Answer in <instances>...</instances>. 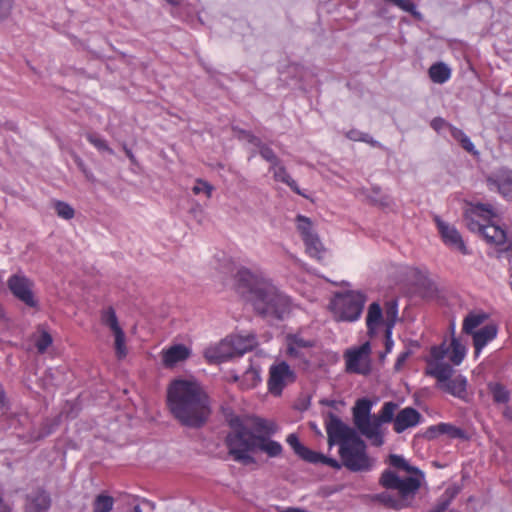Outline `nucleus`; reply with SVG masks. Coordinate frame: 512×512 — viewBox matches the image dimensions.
Instances as JSON below:
<instances>
[{"mask_svg": "<svg viewBox=\"0 0 512 512\" xmlns=\"http://www.w3.org/2000/svg\"><path fill=\"white\" fill-rule=\"evenodd\" d=\"M51 505L49 494L44 490H36L27 496L25 512H47Z\"/></svg>", "mask_w": 512, "mask_h": 512, "instance_id": "2eb2a0df", "label": "nucleus"}, {"mask_svg": "<svg viewBox=\"0 0 512 512\" xmlns=\"http://www.w3.org/2000/svg\"><path fill=\"white\" fill-rule=\"evenodd\" d=\"M449 131H450L452 137L459 142L462 140V138L465 137L464 132L454 126H449Z\"/></svg>", "mask_w": 512, "mask_h": 512, "instance_id": "09e8293b", "label": "nucleus"}, {"mask_svg": "<svg viewBox=\"0 0 512 512\" xmlns=\"http://www.w3.org/2000/svg\"><path fill=\"white\" fill-rule=\"evenodd\" d=\"M442 345H444L447 348L445 343H443ZM465 354H466L465 346L462 345L458 339L453 337L450 347H448V352L446 354V357L448 356L450 361L454 365H459L463 361Z\"/></svg>", "mask_w": 512, "mask_h": 512, "instance_id": "393cba45", "label": "nucleus"}, {"mask_svg": "<svg viewBox=\"0 0 512 512\" xmlns=\"http://www.w3.org/2000/svg\"><path fill=\"white\" fill-rule=\"evenodd\" d=\"M123 150H124L126 156L129 158V160L133 164H136L137 160H136L135 155L133 154V152L126 145L123 146Z\"/></svg>", "mask_w": 512, "mask_h": 512, "instance_id": "603ef678", "label": "nucleus"}, {"mask_svg": "<svg viewBox=\"0 0 512 512\" xmlns=\"http://www.w3.org/2000/svg\"><path fill=\"white\" fill-rule=\"evenodd\" d=\"M364 303L365 297L360 292L336 294L331 302L333 316L337 321H355L360 317Z\"/></svg>", "mask_w": 512, "mask_h": 512, "instance_id": "1a4fd4ad", "label": "nucleus"}, {"mask_svg": "<svg viewBox=\"0 0 512 512\" xmlns=\"http://www.w3.org/2000/svg\"><path fill=\"white\" fill-rule=\"evenodd\" d=\"M297 229L301 233L303 240L314 234L310 219L302 215L297 217Z\"/></svg>", "mask_w": 512, "mask_h": 512, "instance_id": "72a5a7b5", "label": "nucleus"}, {"mask_svg": "<svg viewBox=\"0 0 512 512\" xmlns=\"http://www.w3.org/2000/svg\"><path fill=\"white\" fill-rule=\"evenodd\" d=\"M386 352L380 355L381 360L385 358Z\"/></svg>", "mask_w": 512, "mask_h": 512, "instance_id": "0e129e2a", "label": "nucleus"}, {"mask_svg": "<svg viewBox=\"0 0 512 512\" xmlns=\"http://www.w3.org/2000/svg\"><path fill=\"white\" fill-rule=\"evenodd\" d=\"M101 324L108 327L113 334L122 331L116 311L112 306H107L100 311Z\"/></svg>", "mask_w": 512, "mask_h": 512, "instance_id": "4be33fe9", "label": "nucleus"}, {"mask_svg": "<svg viewBox=\"0 0 512 512\" xmlns=\"http://www.w3.org/2000/svg\"><path fill=\"white\" fill-rule=\"evenodd\" d=\"M277 510H278V512H303V509L294 508V507H288V508L277 507Z\"/></svg>", "mask_w": 512, "mask_h": 512, "instance_id": "864d4df0", "label": "nucleus"}, {"mask_svg": "<svg viewBox=\"0 0 512 512\" xmlns=\"http://www.w3.org/2000/svg\"><path fill=\"white\" fill-rule=\"evenodd\" d=\"M0 512H11L10 506L8 504H6L1 497H0Z\"/></svg>", "mask_w": 512, "mask_h": 512, "instance_id": "5fc2aeb1", "label": "nucleus"}, {"mask_svg": "<svg viewBox=\"0 0 512 512\" xmlns=\"http://www.w3.org/2000/svg\"><path fill=\"white\" fill-rule=\"evenodd\" d=\"M373 193L375 195H367V197L371 200V202L375 203V204H380V205H387L388 204V198L387 197H381V198H378V195L380 194V189L379 188H374L373 189Z\"/></svg>", "mask_w": 512, "mask_h": 512, "instance_id": "c03bdc74", "label": "nucleus"}, {"mask_svg": "<svg viewBox=\"0 0 512 512\" xmlns=\"http://www.w3.org/2000/svg\"><path fill=\"white\" fill-rule=\"evenodd\" d=\"M295 373L290 366L281 361L269 369L268 390L274 396H280L283 389L295 381Z\"/></svg>", "mask_w": 512, "mask_h": 512, "instance_id": "9b49d317", "label": "nucleus"}, {"mask_svg": "<svg viewBox=\"0 0 512 512\" xmlns=\"http://www.w3.org/2000/svg\"><path fill=\"white\" fill-rule=\"evenodd\" d=\"M386 315H387L386 324L390 323L392 320L395 322V318L397 316V309H396V305L394 303H389V306L387 307V310H386Z\"/></svg>", "mask_w": 512, "mask_h": 512, "instance_id": "de8ad7c7", "label": "nucleus"}, {"mask_svg": "<svg viewBox=\"0 0 512 512\" xmlns=\"http://www.w3.org/2000/svg\"><path fill=\"white\" fill-rule=\"evenodd\" d=\"M230 431L226 436V446L232 458L244 465L255 463L250 452L261 451L269 457L282 454V445L270 438L277 431V425L259 417H232Z\"/></svg>", "mask_w": 512, "mask_h": 512, "instance_id": "f03ea898", "label": "nucleus"}, {"mask_svg": "<svg viewBox=\"0 0 512 512\" xmlns=\"http://www.w3.org/2000/svg\"><path fill=\"white\" fill-rule=\"evenodd\" d=\"M167 405L173 417L183 426L200 428L211 414L210 399L193 379H175L167 389Z\"/></svg>", "mask_w": 512, "mask_h": 512, "instance_id": "20e7f679", "label": "nucleus"}, {"mask_svg": "<svg viewBox=\"0 0 512 512\" xmlns=\"http://www.w3.org/2000/svg\"><path fill=\"white\" fill-rule=\"evenodd\" d=\"M504 416H505V417H510V411H509V409H506V410L504 411Z\"/></svg>", "mask_w": 512, "mask_h": 512, "instance_id": "e2e57ef3", "label": "nucleus"}, {"mask_svg": "<svg viewBox=\"0 0 512 512\" xmlns=\"http://www.w3.org/2000/svg\"><path fill=\"white\" fill-rule=\"evenodd\" d=\"M13 0H0V21L6 19L12 10Z\"/></svg>", "mask_w": 512, "mask_h": 512, "instance_id": "ea45409f", "label": "nucleus"}, {"mask_svg": "<svg viewBox=\"0 0 512 512\" xmlns=\"http://www.w3.org/2000/svg\"><path fill=\"white\" fill-rule=\"evenodd\" d=\"M4 392L2 391V389L0 388V406H3L4 405Z\"/></svg>", "mask_w": 512, "mask_h": 512, "instance_id": "bf43d9fd", "label": "nucleus"}, {"mask_svg": "<svg viewBox=\"0 0 512 512\" xmlns=\"http://www.w3.org/2000/svg\"><path fill=\"white\" fill-rule=\"evenodd\" d=\"M393 326H394V321L393 320L390 323L386 324V329H385V338H386L385 348H386V353H389L391 351V349H392V346H393V340L391 338Z\"/></svg>", "mask_w": 512, "mask_h": 512, "instance_id": "a19ab883", "label": "nucleus"}, {"mask_svg": "<svg viewBox=\"0 0 512 512\" xmlns=\"http://www.w3.org/2000/svg\"><path fill=\"white\" fill-rule=\"evenodd\" d=\"M411 354H412V351L410 349H407L406 351L402 352L398 356V358H397V360L395 362V365H394V370L396 372L401 371V369L404 367L405 362L411 356Z\"/></svg>", "mask_w": 512, "mask_h": 512, "instance_id": "79ce46f5", "label": "nucleus"}, {"mask_svg": "<svg viewBox=\"0 0 512 512\" xmlns=\"http://www.w3.org/2000/svg\"><path fill=\"white\" fill-rule=\"evenodd\" d=\"M482 236L487 241V243L492 245L500 246L508 244L505 250L506 252L509 251L511 242L508 239L506 231L500 226L494 223L485 224V226L482 228Z\"/></svg>", "mask_w": 512, "mask_h": 512, "instance_id": "dca6fc26", "label": "nucleus"}, {"mask_svg": "<svg viewBox=\"0 0 512 512\" xmlns=\"http://www.w3.org/2000/svg\"><path fill=\"white\" fill-rule=\"evenodd\" d=\"M113 506L114 498L106 494L97 495L92 504L93 512H111Z\"/></svg>", "mask_w": 512, "mask_h": 512, "instance_id": "c85d7f7f", "label": "nucleus"}, {"mask_svg": "<svg viewBox=\"0 0 512 512\" xmlns=\"http://www.w3.org/2000/svg\"><path fill=\"white\" fill-rule=\"evenodd\" d=\"M7 285L11 293L20 301L29 307L37 305L32 292L33 283L23 274H14L8 281Z\"/></svg>", "mask_w": 512, "mask_h": 512, "instance_id": "ddd939ff", "label": "nucleus"}, {"mask_svg": "<svg viewBox=\"0 0 512 512\" xmlns=\"http://www.w3.org/2000/svg\"><path fill=\"white\" fill-rule=\"evenodd\" d=\"M372 403L368 399H359L353 408V421L359 432L371 441L374 446L383 444V435L378 431L375 415L371 416Z\"/></svg>", "mask_w": 512, "mask_h": 512, "instance_id": "6e6552de", "label": "nucleus"}, {"mask_svg": "<svg viewBox=\"0 0 512 512\" xmlns=\"http://www.w3.org/2000/svg\"><path fill=\"white\" fill-rule=\"evenodd\" d=\"M244 135H245V138L250 143L254 144L255 146H257L259 148L260 155L266 161L270 162L272 164V166L278 164L279 160H278L277 156L275 155V153L273 152V150L270 147H268L267 145L263 144L259 138H257L256 136H254V135H252L250 133L245 132Z\"/></svg>", "mask_w": 512, "mask_h": 512, "instance_id": "5701e85b", "label": "nucleus"}, {"mask_svg": "<svg viewBox=\"0 0 512 512\" xmlns=\"http://www.w3.org/2000/svg\"><path fill=\"white\" fill-rule=\"evenodd\" d=\"M487 319L486 313H469L463 321V332L472 335Z\"/></svg>", "mask_w": 512, "mask_h": 512, "instance_id": "b1692460", "label": "nucleus"}, {"mask_svg": "<svg viewBox=\"0 0 512 512\" xmlns=\"http://www.w3.org/2000/svg\"><path fill=\"white\" fill-rule=\"evenodd\" d=\"M313 347L314 341L305 339L298 334H288L286 336V353L292 359L307 364Z\"/></svg>", "mask_w": 512, "mask_h": 512, "instance_id": "f8f14e48", "label": "nucleus"}, {"mask_svg": "<svg viewBox=\"0 0 512 512\" xmlns=\"http://www.w3.org/2000/svg\"><path fill=\"white\" fill-rule=\"evenodd\" d=\"M396 409H397V404H395L393 402H386L383 405L379 415L378 416L375 415V419L378 422V431H381V425L383 423H388L393 420L394 413H395Z\"/></svg>", "mask_w": 512, "mask_h": 512, "instance_id": "c756f323", "label": "nucleus"}, {"mask_svg": "<svg viewBox=\"0 0 512 512\" xmlns=\"http://www.w3.org/2000/svg\"><path fill=\"white\" fill-rule=\"evenodd\" d=\"M489 184L496 187L499 192L506 198L512 199V171H500L496 179H489Z\"/></svg>", "mask_w": 512, "mask_h": 512, "instance_id": "412c9836", "label": "nucleus"}, {"mask_svg": "<svg viewBox=\"0 0 512 512\" xmlns=\"http://www.w3.org/2000/svg\"><path fill=\"white\" fill-rule=\"evenodd\" d=\"M189 355V349L182 344H178L163 351L162 361L165 366L172 367L178 362L186 360Z\"/></svg>", "mask_w": 512, "mask_h": 512, "instance_id": "6ab92c4d", "label": "nucleus"}, {"mask_svg": "<svg viewBox=\"0 0 512 512\" xmlns=\"http://www.w3.org/2000/svg\"><path fill=\"white\" fill-rule=\"evenodd\" d=\"M303 512H306L305 510H303Z\"/></svg>", "mask_w": 512, "mask_h": 512, "instance_id": "69168bd1", "label": "nucleus"}, {"mask_svg": "<svg viewBox=\"0 0 512 512\" xmlns=\"http://www.w3.org/2000/svg\"><path fill=\"white\" fill-rule=\"evenodd\" d=\"M244 377L252 381V386L255 385L256 382L260 379L258 371L252 367L246 370Z\"/></svg>", "mask_w": 512, "mask_h": 512, "instance_id": "49530a36", "label": "nucleus"}, {"mask_svg": "<svg viewBox=\"0 0 512 512\" xmlns=\"http://www.w3.org/2000/svg\"><path fill=\"white\" fill-rule=\"evenodd\" d=\"M54 208L57 215L63 219L70 220L74 217V209L65 202H56Z\"/></svg>", "mask_w": 512, "mask_h": 512, "instance_id": "e433bc0d", "label": "nucleus"}, {"mask_svg": "<svg viewBox=\"0 0 512 512\" xmlns=\"http://www.w3.org/2000/svg\"><path fill=\"white\" fill-rule=\"evenodd\" d=\"M0 319L3 320V321L8 320V318L6 317L5 310H4V308L2 307L1 304H0Z\"/></svg>", "mask_w": 512, "mask_h": 512, "instance_id": "13d9d810", "label": "nucleus"}, {"mask_svg": "<svg viewBox=\"0 0 512 512\" xmlns=\"http://www.w3.org/2000/svg\"><path fill=\"white\" fill-rule=\"evenodd\" d=\"M460 143H461L462 147H463L466 151H468V152H470V153L474 152V145H473V143L470 141V139H469L466 135H465V137H464V138H462V140L460 141Z\"/></svg>", "mask_w": 512, "mask_h": 512, "instance_id": "8fccbe9b", "label": "nucleus"}, {"mask_svg": "<svg viewBox=\"0 0 512 512\" xmlns=\"http://www.w3.org/2000/svg\"><path fill=\"white\" fill-rule=\"evenodd\" d=\"M235 281L245 300L258 316L284 320L291 313L290 297L262 272L241 267L235 274Z\"/></svg>", "mask_w": 512, "mask_h": 512, "instance_id": "7ed1b4c3", "label": "nucleus"}, {"mask_svg": "<svg viewBox=\"0 0 512 512\" xmlns=\"http://www.w3.org/2000/svg\"><path fill=\"white\" fill-rule=\"evenodd\" d=\"M214 187L205 180L197 179L192 188V191L195 195L204 194L207 198H210Z\"/></svg>", "mask_w": 512, "mask_h": 512, "instance_id": "c9c22d12", "label": "nucleus"}, {"mask_svg": "<svg viewBox=\"0 0 512 512\" xmlns=\"http://www.w3.org/2000/svg\"><path fill=\"white\" fill-rule=\"evenodd\" d=\"M52 344V337L51 335L46 332L42 331L40 335L35 340V346L39 353H44L46 349Z\"/></svg>", "mask_w": 512, "mask_h": 512, "instance_id": "4c0bfd02", "label": "nucleus"}, {"mask_svg": "<svg viewBox=\"0 0 512 512\" xmlns=\"http://www.w3.org/2000/svg\"><path fill=\"white\" fill-rule=\"evenodd\" d=\"M326 431L329 447L339 445L341 463L334 458L305 447L295 434H289L286 441L301 459L309 463H321L334 469H340L343 465L353 472L371 469L373 461L366 453L365 442L359 437L355 429L346 425L340 418L331 413L326 421Z\"/></svg>", "mask_w": 512, "mask_h": 512, "instance_id": "f257e3e1", "label": "nucleus"}, {"mask_svg": "<svg viewBox=\"0 0 512 512\" xmlns=\"http://www.w3.org/2000/svg\"><path fill=\"white\" fill-rule=\"evenodd\" d=\"M468 228L471 230V231H477L479 232L481 235H482V228L485 226V224H480L478 222H475V221H470L468 224H467Z\"/></svg>", "mask_w": 512, "mask_h": 512, "instance_id": "3c124183", "label": "nucleus"}, {"mask_svg": "<svg viewBox=\"0 0 512 512\" xmlns=\"http://www.w3.org/2000/svg\"><path fill=\"white\" fill-rule=\"evenodd\" d=\"M471 212L474 215L479 216V217H483L485 219L486 218L490 219V218H493V217L496 216V213L494 212L493 207L490 204L478 203V204L473 206Z\"/></svg>", "mask_w": 512, "mask_h": 512, "instance_id": "f704fd0d", "label": "nucleus"}, {"mask_svg": "<svg viewBox=\"0 0 512 512\" xmlns=\"http://www.w3.org/2000/svg\"><path fill=\"white\" fill-rule=\"evenodd\" d=\"M86 138L99 151L107 152L111 155L114 154V150L109 147L107 141L100 135L95 133H87Z\"/></svg>", "mask_w": 512, "mask_h": 512, "instance_id": "2f4dec72", "label": "nucleus"}, {"mask_svg": "<svg viewBox=\"0 0 512 512\" xmlns=\"http://www.w3.org/2000/svg\"><path fill=\"white\" fill-rule=\"evenodd\" d=\"M391 466L403 470L407 473L418 474V476H408L401 478L391 470H385L380 477V484L388 491L375 496V499L388 508L400 510L407 507L413 500L416 492L420 488L422 473L400 455L391 454L389 456Z\"/></svg>", "mask_w": 512, "mask_h": 512, "instance_id": "39448f33", "label": "nucleus"}, {"mask_svg": "<svg viewBox=\"0 0 512 512\" xmlns=\"http://www.w3.org/2000/svg\"><path fill=\"white\" fill-rule=\"evenodd\" d=\"M169 4L171 5H179L180 4V0H166Z\"/></svg>", "mask_w": 512, "mask_h": 512, "instance_id": "052dcab7", "label": "nucleus"}, {"mask_svg": "<svg viewBox=\"0 0 512 512\" xmlns=\"http://www.w3.org/2000/svg\"><path fill=\"white\" fill-rule=\"evenodd\" d=\"M438 230L441 234L443 242L449 247L460 251L462 254L467 255L469 251L457 229L442 221L439 217L435 218Z\"/></svg>", "mask_w": 512, "mask_h": 512, "instance_id": "4468645a", "label": "nucleus"}, {"mask_svg": "<svg viewBox=\"0 0 512 512\" xmlns=\"http://www.w3.org/2000/svg\"><path fill=\"white\" fill-rule=\"evenodd\" d=\"M398 7H400L401 9L405 10V11H410L411 7L413 6L410 2L406 1V4L404 5H397Z\"/></svg>", "mask_w": 512, "mask_h": 512, "instance_id": "4d7b16f0", "label": "nucleus"}, {"mask_svg": "<svg viewBox=\"0 0 512 512\" xmlns=\"http://www.w3.org/2000/svg\"><path fill=\"white\" fill-rule=\"evenodd\" d=\"M257 342L253 334L231 335L222 340L215 347L205 351V357L209 362L221 363L233 357L241 356L252 350Z\"/></svg>", "mask_w": 512, "mask_h": 512, "instance_id": "0eeeda50", "label": "nucleus"}, {"mask_svg": "<svg viewBox=\"0 0 512 512\" xmlns=\"http://www.w3.org/2000/svg\"><path fill=\"white\" fill-rule=\"evenodd\" d=\"M274 178L277 181H281L285 184H287L294 192H296L299 195H303L297 185V183L290 177V175L287 173L286 169L278 164L272 166Z\"/></svg>", "mask_w": 512, "mask_h": 512, "instance_id": "a878e982", "label": "nucleus"}, {"mask_svg": "<svg viewBox=\"0 0 512 512\" xmlns=\"http://www.w3.org/2000/svg\"><path fill=\"white\" fill-rule=\"evenodd\" d=\"M498 329L495 324H487L482 328L476 330L473 334V344L475 347L476 356L479 355L481 350L492 341L497 335Z\"/></svg>", "mask_w": 512, "mask_h": 512, "instance_id": "a211bd4d", "label": "nucleus"}, {"mask_svg": "<svg viewBox=\"0 0 512 512\" xmlns=\"http://www.w3.org/2000/svg\"><path fill=\"white\" fill-rule=\"evenodd\" d=\"M449 126H451V125L449 123H447L443 118H440V117L434 118L431 121V127L435 131H440L443 128H448L449 129Z\"/></svg>", "mask_w": 512, "mask_h": 512, "instance_id": "a18cd8bd", "label": "nucleus"}, {"mask_svg": "<svg viewBox=\"0 0 512 512\" xmlns=\"http://www.w3.org/2000/svg\"><path fill=\"white\" fill-rule=\"evenodd\" d=\"M488 389L492 394L493 401L497 404H506L510 400L509 391L500 383H489Z\"/></svg>", "mask_w": 512, "mask_h": 512, "instance_id": "cd10ccee", "label": "nucleus"}, {"mask_svg": "<svg viewBox=\"0 0 512 512\" xmlns=\"http://www.w3.org/2000/svg\"><path fill=\"white\" fill-rule=\"evenodd\" d=\"M384 323L383 312L380 305L377 302H373L369 305L366 325L368 329V335L373 337L377 333V329Z\"/></svg>", "mask_w": 512, "mask_h": 512, "instance_id": "aec40b11", "label": "nucleus"}, {"mask_svg": "<svg viewBox=\"0 0 512 512\" xmlns=\"http://www.w3.org/2000/svg\"><path fill=\"white\" fill-rule=\"evenodd\" d=\"M347 137L351 140H361V141H365V142H368V143H371L372 145H376V141H372V140H369L368 139V135L367 134H361L355 130H351L347 133Z\"/></svg>", "mask_w": 512, "mask_h": 512, "instance_id": "37998d69", "label": "nucleus"}, {"mask_svg": "<svg viewBox=\"0 0 512 512\" xmlns=\"http://www.w3.org/2000/svg\"><path fill=\"white\" fill-rule=\"evenodd\" d=\"M451 75V71L444 63H436L429 69V76L434 83L442 84L446 82Z\"/></svg>", "mask_w": 512, "mask_h": 512, "instance_id": "bb28decb", "label": "nucleus"}, {"mask_svg": "<svg viewBox=\"0 0 512 512\" xmlns=\"http://www.w3.org/2000/svg\"><path fill=\"white\" fill-rule=\"evenodd\" d=\"M113 335L115 338L114 346H115L116 356L119 359H122L127 355V348H126V344H125L126 343L125 333L122 330Z\"/></svg>", "mask_w": 512, "mask_h": 512, "instance_id": "473e14b6", "label": "nucleus"}, {"mask_svg": "<svg viewBox=\"0 0 512 512\" xmlns=\"http://www.w3.org/2000/svg\"><path fill=\"white\" fill-rule=\"evenodd\" d=\"M448 348L444 345L431 348V355L426 360L425 374L436 378V387L461 400L467 401V379L463 375L452 378L453 368L444 362Z\"/></svg>", "mask_w": 512, "mask_h": 512, "instance_id": "423d86ee", "label": "nucleus"}, {"mask_svg": "<svg viewBox=\"0 0 512 512\" xmlns=\"http://www.w3.org/2000/svg\"><path fill=\"white\" fill-rule=\"evenodd\" d=\"M76 163H77L78 167L83 171V173H85V175L88 177L86 167H85L83 161L79 157L76 158Z\"/></svg>", "mask_w": 512, "mask_h": 512, "instance_id": "6e6d98bb", "label": "nucleus"}, {"mask_svg": "<svg viewBox=\"0 0 512 512\" xmlns=\"http://www.w3.org/2000/svg\"><path fill=\"white\" fill-rule=\"evenodd\" d=\"M134 512H142V509L139 505H136L133 509Z\"/></svg>", "mask_w": 512, "mask_h": 512, "instance_id": "680f3d73", "label": "nucleus"}, {"mask_svg": "<svg viewBox=\"0 0 512 512\" xmlns=\"http://www.w3.org/2000/svg\"><path fill=\"white\" fill-rule=\"evenodd\" d=\"M370 353L371 346L369 342L347 350L344 354L346 370L351 373L368 374L371 370Z\"/></svg>", "mask_w": 512, "mask_h": 512, "instance_id": "9d476101", "label": "nucleus"}, {"mask_svg": "<svg viewBox=\"0 0 512 512\" xmlns=\"http://www.w3.org/2000/svg\"><path fill=\"white\" fill-rule=\"evenodd\" d=\"M420 413L412 408L406 407L402 409L394 419V430L401 433L409 427H413L419 423Z\"/></svg>", "mask_w": 512, "mask_h": 512, "instance_id": "f3484780", "label": "nucleus"}, {"mask_svg": "<svg viewBox=\"0 0 512 512\" xmlns=\"http://www.w3.org/2000/svg\"><path fill=\"white\" fill-rule=\"evenodd\" d=\"M436 429L442 434H449L452 437H460L462 435V431L452 425L449 424H439Z\"/></svg>", "mask_w": 512, "mask_h": 512, "instance_id": "58836bf2", "label": "nucleus"}, {"mask_svg": "<svg viewBox=\"0 0 512 512\" xmlns=\"http://www.w3.org/2000/svg\"><path fill=\"white\" fill-rule=\"evenodd\" d=\"M303 241L305 242L307 252L311 256L317 259H320L322 257V252L324 251V249L320 239L315 233L311 235V237H308Z\"/></svg>", "mask_w": 512, "mask_h": 512, "instance_id": "7c9ffc66", "label": "nucleus"}]
</instances>
